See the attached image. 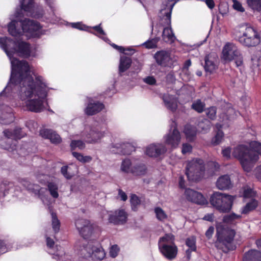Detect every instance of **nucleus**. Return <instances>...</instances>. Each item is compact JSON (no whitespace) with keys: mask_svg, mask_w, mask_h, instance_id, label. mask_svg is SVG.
<instances>
[{"mask_svg":"<svg viewBox=\"0 0 261 261\" xmlns=\"http://www.w3.org/2000/svg\"><path fill=\"white\" fill-rule=\"evenodd\" d=\"M0 46L8 57L11 65L9 82L0 93V123L8 124L13 122L12 106H17L15 98L17 96L24 102V108L34 113L43 111L48 105L47 97L51 88L47 80L42 75L30 74V67L27 62L19 60L14 57L16 54L23 58L35 57V48L21 40H13L7 37H0Z\"/></svg>","mask_w":261,"mask_h":261,"instance_id":"f257e3e1","label":"nucleus"},{"mask_svg":"<svg viewBox=\"0 0 261 261\" xmlns=\"http://www.w3.org/2000/svg\"><path fill=\"white\" fill-rule=\"evenodd\" d=\"M50 9L51 12L46 14L41 6H35L33 0H19L20 9L16 10L14 18L8 25V32L14 37H19L27 33L32 36L39 37L43 33L42 26L37 21L25 18L24 15L39 19L41 21L55 23L58 18L55 15L56 0H44Z\"/></svg>","mask_w":261,"mask_h":261,"instance_id":"f03ea898","label":"nucleus"},{"mask_svg":"<svg viewBox=\"0 0 261 261\" xmlns=\"http://www.w3.org/2000/svg\"><path fill=\"white\" fill-rule=\"evenodd\" d=\"M260 150L261 143L254 141L250 143L249 147L244 145L237 146L233 149L232 154L239 159L243 169L249 172L259 159Z\"/></svg>","mask_w":261,"mask_h":261,"instance_id":"7ed1b4c3","label":"nucleus"},{"mask_svg":"<svg viewBox=\"0 0 261 261\" xmlns=\"http://www.w3.org/2000/svg\"><path fill=\"white\" fill-rule=\"evenodd\" d=\"M179 0H166L160 12L161 23L164 27L162 32V39L166 43L171 44L176 38L171 28V14L173 8Z\"/></svg>","mask_w":261,"mask_h":261,"instance_id":"20e7f679","label":"nucleus"},{"mask_svg":"<svg viewBox=\"0 0 261 261\" xmlns=\"http://www.w3.org/2000/svg\"><path fill=\"white\" fill-rule=\"evenodd\" d=\"M236 196L219 192H214L210 197V203L217 210L222 213H228L232 208Z\"/></svg>","mask_w":261,"mask_h":261,"instance_id":"39448f33","label":"nucleus"},{"mask_svg":"<svg viewBox=\"0 0 261 261\" xmlns=\"http://www.w3.org/2000/svg\"><path fill=\"white\" fill-rule=\"evenodd\" d=\"M80 249L81 255L90 257L94 261H100L105 257V252L96 240H90L87 244H83Z\"/></svg>","mask_w":261,"mask_h":261,"instance_id":"423d86ee","label":"nucleus"},{"mask_svg":"<svg viewBox=\"0 0 261 261\" xmlns=\"http://www.w3.org/2000/svg\"><path fill=\"white\" fill-rule=\"evenodd\" d=\"M106 134V127L97 124L93 126H85L81 135L86 143L95 144L99 142Z\"/></svg>","mask_w":261,"mask_h":261,"instance_id":"0eeeda50","label":"nucleus"},{"mask_svg":"<svg viewBox=\"0 0 261 261\" xmlns=\"http://www.w3.org/2000/svg\"><path fill=\"white\" fill-rule=\"evenodd\" d=\"M174 237L171 234H166L161 238L158 245L160 252L169 260L175 258L177 254V247L173 242Z\"/></svg>","mask_w":261,"mask_h":261,"instance_id":"6e6552de","label":"nucleus"},{"mask_svg":"<svg viewBox=\"0 0 261 261\" xmlns=\"http://www.w3.org/2000/svg\"><path fill=\"white\" fill-rule=\"evenodd\" d=\"M204 169L203 161L196 158L188 162L186 174L189 180L197 181L203 176Z\"/></svg>","mask_w":261,"mask_h":261,"instance_id":"1a4fd4ad","label":"nucleus"},{"mask_svg":"<svg viewBox=\"0 0 261 261\" xmlns=\"http://www.w3.org/2000/svg\"><path fill=\"white\" fill-rule=\"evenodd\" d=\"M223 58L225 61L234 60L239 67L243 64V56L238 47L232 43H227L222 50Z\"/></svg>","mask_w":261,"mask_h":261,"instance_id":"9d476101","label":"nucleus"},{"mask_svg":"<svg viewBox=\"0 0 261 261\" xmlns=\"http://www.w3.org/2000/svg\"><path fill=\"white\" fill-rule=\"evenodd\" d=\"M238 41L243 45L247 47L255 46L260 41L258 33L252 27H247Z\"/></svg>","mask_w":261,"mask_h":261,"instance_id":"9b49d317","label":"nucleus"},{"mask_svg":"<svg viewBox=\"0 0 261 261\" xmlns=\"http://www.w3.org/2000/svg\"><path fill=\"white\" fill-rule=\"evenodd\" d=\"M101 23L98 25L89 27L82 22H72L70 23L71 27L73 28L78 29L81 31H84L90 33L102 39L105 42L109 43L110 40L106 36V33L101 27Z\"/></svg>","mask_w":261,"mask_h":261,"instance_id":"f8f14e48","label":"nucleus"},{"mask_svg":"<svg viewBox=\"0 0 261 261\" xmlns=\"http://www.w3.org/2000/svg\"><path fill=\"white\" fill-rule=\"evenodd\" d=\"M75 225L80 234L84 239H89L93 233L94 226L88 220L82 218L76 219Z\"/></svg>","mask_w":261,"mask_h":261,"instance_id":"ddd939ff","label":"nucleus"},{"mask_svg":"<svg viewBox=\"0 0 261 261\" xmlns=\"http://www.w3.org/2000/svg\"><path fill=\"white\" fill-rule=\"evenodd\" d=\"M176 125L175 122L172 121L169 133L164 137L165 143L173 148L178 146L181 140L180 134L177 129Z\"/></svg>","mask_w":261,"mask_h":261,"instance_id":"4468645a","label":"nucleus"},{"mask_svg":"<svg viewBox=\"0 0 261 261\" xmlns=\"http://www.w3.org/2000/svg\"><path fill=\"white\" fill-rule=\"evenodd\" d=\"M217 240L216 242V246L217 247L222 244L224 245L227 250L231 249V243L235 236V231L233 230H229L226 232H223L222 233L217 230Z\"/></svg>","mask_w":261,"mask_h":261,"instance_id":"2eb2a0df","label":"nucleus"},{"mask_svg":"<svg viewBox=\"0 0 261 261\" xmlns=\"http://www.w3.org/2000/svg\"><path fill=\"white\" fill-rule=\"evenodd\" d=\"M167 150L165 144L162 143L150 144L146 147L145 153L149 156L156 158L165 154Z\"/></svg>","mask_w":261,"mask_h":261,"instance_id":"dca6fc26","label":"nucleus"},{"mask_svg":"<svg viewBox=\"0 0 261 261\" xmlns=\"http://www.w3.org/2000/svg\"><path fill=\"white\" fill-rule=\"evenodd\" d=\"M127 213L123 209L111 212L109 214V222L115 225L124 224L127 220Z\"/></svg>","mask_w":261,"mask_h":261,"instance_id":"f3484780","label":"nucleus"},{"mask_svg":"<svg viewBox=\"0 0 261 261\" xmlns=\"http://www.w3.org/2000/svg\"><path fill=\"white\" fill-rule=\"evenodd\" d=\"M157 64L162 66L171 67L174 65L173 62L170 57V54L165 50L157 51L154 56Z\"/></svg>","mask_w":261,"mask_h":261,"instance_id":"a211bd4d","label":"nucleus"},{"mask_svg":"<svg viewBox=\"0 0 261 261\" xmlns=\"http://www.w3.org/2000/svg\"><path fill=\"white\" fill-rule=\"evenodd\" d=\"M104 108L105 106L102 102L90 98L85 109V113L87 115L92 116L102 111Z\"/></svg>","mask_w":261,"mask_h":261,"instance_id":"6ab92c4d","label":"nucleus"},{"mask_svg":"<svg viewBox=\"0 0 261 261\" xmlns=\"http://www.w3.org/2000/svg\"><path fill=\"white\" fill-rule=\"evenodd\" d=\"M185 195L188 201L200 205L206 203V200L203 196L199 192L191 189H187L185 191Z\"/></svg>","mask_w":261,"mask_h":261,"instance_id":"aec40b11","label":"nucleus"},{"mask_svg":"<svg viewBox=\"0 0 261 261\" xmlns=\"http://www.w3.org/2000/svg\"><path fill=\"white\" fill-rule=\"evenodd\" d=\"M166 108L172 112H175L178 107V99L174 95L165 93L161 96Z\"/></svg>","mask_w":261,"mask_h":261,"instance_id":"412c9836","label":"nucleus"},{"mask_svg":"<svg viewBox=\"0 0 261 261\" xmlns=\"http://www.w3.org/2000/svg\"><path fill=\"white\" fill-rule=\"evenodd\" d=\"M147 170V167L143 162L138 159H134L131 174L135 176H143L146 173Z\"/></svg>","mask_w":261,"mask_h":261,"instance_id":"4be33fe9","label":"nucleus"},{"mask_svg":"<svg viewBox=\"0 0 261 261\" xmlns=\"http://www.w3.org/2000/svg\"><path fill=\"white\" fill-rule=\"evenodd\" d=\"M40 135L45 139H49L50 142L54 144H59L62 141L60 136L55 131L51 129H41Z\"/></svg>","mask_w":261,"mask_h":261,"instance_id":"5701e85b","label":"nucleus"},{"mask_svg":"<svg viewBox=\"0 0 261 261\" xmlns=\"http://www.w3.org/2000/svg\"><path fill=\"white\" fill-rule=\"evenodd\" d=\"M216 186L221 190H228L232 186V182L228 175H222L218 178L216 181Z\"/></svg>","mask_w":261,"mask_h":261,"instance_id":"b1692460","label":"nucleus"},{"mask_svg":"<svg viewBox=\"0 0 261 261\" xmlns=\"http://www.w3.org/2000/svg\"><path fill=\"white\" fill-rule=\"evenodd\" d=\"M243 261H261V252L255 249H251L244 254Z\"/></svg>","mask_w":261,"mask_h":261,"instance_id":"393cba45","label":"nucleus"},{"mask_svg":"<svg viewBox=\"0 0 261 261\" xmlns=\"http://www.w3.org/2000/svg\"><path fill=\"white\" fill-rule=\"evenodd\" d=\"M132 63V59L130 57L124 56H121L120 59L119 65V72L121 74L126 71Z\"/></svg>","mask_w":261,"mask_h":261,"instance_id":"a878e982","label":"nucleus"},{"mask_svg":"<svg viewBox=\"0 0 261 261\" xmlns=\"http://www.w3.org/2000/svg\"><path fill=\"white\" fill-rule=\"evenodd\" d=\"M134 159L133 158L131 160L125 159L123 160L120 166V171L124 173L131 174Z\"/></svg>","mask_w":261,"mask_h":261,"instance_id":"bb28decb","label":"nucleus"},{"mask_svg":"<svg viewBox=\"0 0 261 261\" xmlns=\"http://www.w3.org/2000/svg\"><path fill=\"white\" fill-rule=\"evenodd\" d=\"M204 69L206 72L212 73L215 69L217 67L216 64H215L214 58H212L211 56L207 55L204 58Z\"/></svg>","mask_w":261,"mask_h":261,"instance_id":"cd10ccee","label":"nucleus"},{"mask_svg":"<svg viewBox=\"0 0 261 261\" xmlns=\"http://www.w3.org/2000/svg\"><path fill=\"white\" fill-rule=\"evenodd\" d=\"M241 218V215H237L234 213H231L224 216L223 221L227 224H234L238 221H240Z\"/></svg>","mask_w":261,"mask_h":261,"instance_id":"c85d7f7f","label":"nucleus"},{"mask_svg":"<svg viewBox=\"0 0 261 261\" xmlns=\"http://www.w3.org/2000/svg\"><path fill=\"white\" fill-rule=\"evenodd\" d=\"M184 132L187 139L189 141L194 140L196 135L195 127L190 124H187L185 125Z\"/></svg>","mask_w":261,"mask_h":261,"instance_id":"c756f323","label":"nucleus"},{"mask_svg":"<svg viewBox=\"0 0 261 261\" xmlns=\"http://www.w3.org/2000/svg\"><path fill=\"white\" fill-rule=\"evenodd\" d=\"M187 246L189 248L186 251V254L188 258H190V253L191 251H195L196 250V240L193 237L187 239L186 241Z\"/></svg>","mask_w":261,"mask_h":261,"instance_id":"7c9ffc66","label":"nucleus"},{"mask_svg":"<svg viewBox=\"0 0 261 261\" xmlns=\"http://www.w3.org/2000/svg\"><path fill=\"white\" fill-rule=\"evenodd\" d=\"M197 126L198 129H200L201 131L204 133H205L210 130L211 126V122L208 119L203 118L198 121Z\"/></svg>","mask_w":261,"mask_h":261,"instance_id":"2f4dec72","label":"nucleus"},{"mask_svg":"<svg viewBox=\"0 0 261 261\" xmlns=\"http://www.w3.org/2000/svg\"><path fill=\"white\" fill-rule=\"evenodd\" d=\"M72 154L77 160L83 164L89 163L92 160V156L90 155L84 156L82 153L77 152H72Z\"/></svg>","mask_w":261,"mask_h":261,"instance_id":"473e14b6","label":"nucleus"},{"mask_svg":"<svg viewBox=\"0 0 261 261\" xmlns=\"http://www.w3.org/2000/svg\"><path fill=\"white\" fill-rule=\"evenodd\" d=\"M257 205V202L254 199H252L251 201L247 203L241 210V214H247L250 211L255 209Z\"/></svg>","mask_w":261,"mask_h":261,"instance_id":"72a5a7b5","label":"nucleus"},{"mask_svg":"<svg viewBox=\"0 0 261 261\" xmlns=\"http://www.w3.org/2000/svg\"><path fill=\"white\" fill-rule=\"evenodd\" d=\"M51 216L52 227L55 233L59 232L60 227V222L58 219L56 214L53 212H50Z\"/></svg>","mask_w":261,"mask_h":261,"instance_id":"f704fd0d","label":"nucleus"},{"mask_svg":"<svg viewBox=\"0 0 261 261\" xmlns=\"http://www.w3.org/2000/svg\"><path fill=\"white\" fill-rule=\"evenodd\" d=\"M12 248V243L7 240L0 239V254H4Z\"/></svg>","mask_w":261,"mask_h":261,"instance_id":"c9c22d12","label":"nucleus"},{"mask_svg":"<svg viewBox=\"0 0 261 261\" xmlns=\"http://www.w3.org/2000/svg\"><path fill=\"white\" fill-rule=\"evenodd\" d=\"M205 107V103L201 101L200 99H197L195 100L191 108L198 113H202L204 111Z\"/></svg>","mask_w":261,"mask_h":261,"instance_id":"e433bc0d","label":"nucleus"},{"mask_svg":"<svg viewBox=\"0 0 261 261\" xmlns=\"http://www.w3.org/2000/svg\"><path fill=\"white\" fill-rule=\"evenodd\" d=\"M154 211L157 219L159 221H163L167 218L165 212L160 207H155Z\"/></svg>","mask_w":261,"mask_h":261,"instance_id":"4c0bfd02","label":"nucleus"},{"mask_svg":"<svg viewBox=\"0 0 261 261\" xmlns=\"http://www.w3.org/2000/svg\"><path fill=\"white\" fill-rule=\"evenodd\" d=\"M70 145L72 150L75 149L76 148H78L80 150H83L86 147L85 143L80 140H72Z\"/></svg>","mask_w":261,"mask_h":261,"instance_id":"58836bf2","label":"nucleus"},{"mask_svg":"<svg viewBox=\"0 0 261 261\" xmlns=\"http://www.w3.org/2000/svg\"><path fill=\"white\" fill-rule=\"evenodd\" d=\"M247 3L252 9L258 12L261 11V0H247Z\"/></svg>","mask_w":261,"mask_h":261,"instance_id":"ea45409f","label":"nucleus"},{"mask_svg":"<svg viewBox=\"0 0 261 261\" xmlns=\"http://www.w3.org/2000/svg\"><path fill=\"white\" fill-rule=\"evenodd\" d=\"M47 188L50 194L54 198H57L58 197V188L56 184L53 182H49L47 185Z\"/></svg>","mask_w":261,"mask_h":261,"instance_id":"a19ab883","label":"nucleus"},{"mask_svg":"<svg viewBox=\"0 0 261 261\" xmlns=\"http://www.w3.org/2000/svg\"><path fill=\"white\" fill-rule=\"evenodd\" d=\"M130 201L132 208L134 211H136L138 206L140 205L141 201L139 197L135 194H132L130 196Z\"/></svg>","mask_w":261,"mask_h":261,"instance_id":"79ce46f5","label":"nucleus"},{"mask_svg":"<svg viewBox=\"0 0 261 261\" xmlns=\"http://www.w3.org/2000/svg\"><path fill=\"white\" fill-rule=\"evenodd\" d=\"M205 113L208 118L214 120L216 118L217 108L216 107H211L205 110Z\"/></svg>","mask_w":261,"mask_h":261,"instance_id":"37998d69","label":"nucleus"},{"mask_svg":"<svg viewBox=\"0 0 261 261\" xmlns=\"http://www.w3.org/2000/svg\"><path fill=\"white\" fill-rule=\"evenodd\" d=\"M224 136V134L221 130H219L217 131L215 137L212 139V143L214 145H217L219 144L222 139H223Z\"/></svg>","mask_w":261,"mask_h":261,"instance_id":"c03bdc74","label":"nucleus"},{"mask_svg":"<svg viewBox=\"0 0 261 261\" xmlns=\"http://www.w3.org/2000/svg\"><path fill=\"white\" fill-rule=\"evenodd\" d=\"M69 166H64L61 168V173L67 179L71 178V174L68 172Z\"/></svg>","mask_w":261,"mask_h":261,"instance_id":"a18cd8bd","label":"nucleus"},{"mask_svg":"<svg viewBox=\"0 0 261 261\" xmlns=\"http://www.w3.org/2000/svg\"><path fill=\"white\" fill-rule=\"evenodd\" d=\"M4 136L8 139H15V137H18L19 136L14 134V130L5 129L3 131Z\"/></svg>","mask_w":261,"mask_h":261,"instance_id":"49530a36","label":"nucleus"},{"mask_svg":"<svg viewBox=\"0 0 261 261\" xmlns=\"http://www.w3.org/2000/svg\"><path fill=\"white\" fill-rule=\"evenodd\" d=\"M26 126L31 132H35L38 127L37 123L34 120H29L26 122Z\"/></svg>","mask_w":261,"mask_h":261,"instance_id":"de8ad7c7","label":"nucleus"},{"mask_svg":"<svg viewBox=\"0 0 261 261\" xmlns=\"http://www.w3.org/2000/svg\"><path fill=\"white\" fill-rule=\"evenodd\" d=\"M141 45L145 46L147 49L154 48L157 46L154 43V41H153L151 39L147 40L142 43Z\"/></svg>","mask_w":261,"mask_h":261,"instance_id":"09e8293b","label":"nucleus"},{"mask_svg":"<svg viewBox=\"0 0 261 261\" xmlns=\"http://www.w3.org/2000/svg\"><path fill=\"white\" fill-rule=\"evenodd\" d=\"M119 251V248L117 245H113L110 250V255L111 257L114 258L117 255Z\"/></svg>","mask_w":261,"mask_h":261,"instance_id":"8fccbe9b","label":"nucleus"},{"mask_svg":"<svg viewBox=\"0 0 261 261\" xmlns=\"http://www.w3.org/2000/svg\"><path fill=\"white\" fill-rule=\"evenodd\" d=\"M233 8L234 10L241 12L245 11L242 4L237 0H233Z\"/></svg>","mask_w":261,"mask_h":261,"instance_id":"3c124183","label":"nucleus"},{"mask_svg":"<svg viewBox=\"0 0 261 261\" xmlns=\"http://www.w3.org/2000/svg\"><path fill=\"white\" fill-rule=\"evenodd\" d=\"M166 82L168 84H173L176 81L175 76L173 72H169L166 76Z\"/></svg>","mask_w":261,"mask_h":261,"instance_id":"603ef678","label":"nucleus"},{"mask_svg":"<svg viewBox=\"0 0 261 261\" xmlns=\"http://www.w3.org/2000/svg\"><path fill=\"white\" fill-rule=\"evenodd\" d=\"M143 82L149 85H154L156 84V80L153 76H148L143 79Z\"/></svg>","mask_w":261,"mask_h":261,"instance_id":"864d4df0","label":"nucleus"},{"mask_svg":"<svg viewBox=\"0 0 261 261\" xmlns=\"http://www.w3.org/2000/svg\"><path fill=\"white\" fill-rule=\"evenodd\" d=\"M14 134H16L17 136H19L18 137H15V140L20 139L21 138L23 137L25 135V133L22 131V129L20 127H16L14 129Z\"/></svg>","mask_w":261,"mask_h":261,"instance_id":"5fc2aeb1","label":"nucleus"},{"mask_svg":"<svg viewBox=\"0 0 261 261\" xmlns=\"http://www.w3.org/2000/svg\"><path fill=\"white\" fill-rule=\"evenodd\" d=\"M243 195L245 198H249L254 196L255 193L252 189L247 188L244 190Z\"/></svg>","mask_w":261,"mask_h":261,"instance_id":"6e6d98bb","label":"nucleus"},{"mask_svg":"<svg viewBox=\"0 0 261 261\" xmlns=\"http://www.w3.org/2000/svg\"><path fill=\"white\" fill-rule=\"evenodd\" d=\"M192 147L191 145L184 143L182 144V147L181 152L183 154H186L188 152H191L192 151Z\"/></svg>","mask_w":261,"mask_h":261,"instance_id":"4d7b16f0","label":"nucleus"},{"mask_svg":"<svg viewBox=\"0 0 261 261\" xmlns=\"http://www.w3.org/2000/svg\"><path fill=\"white\" fill-rule=\"evenodd\" d=\"M252 62V66L255 67H259L260 64V59L259 58H257V57L253 56L251 59Z\"/></svg>","mask_w":261,"mask_h":261,"instance_id":"13d9d810","label":"nucleus"},{"mask_svg":"<svg viewBox=\"0 0 261 261\" xmlns=\"http://www.w3.org/2000/svg\"><path fill=\"white\" fill-rule=\"evenodd\" d=\"M231 149L229 147L226 148L222 150V153L223 156L228 159L230 156Z\"/></svg>","mask_w":261,"mask_h":261,"instance_id":"bf43d9fd","label":"nucleus"},{"mask_svg":"<svg viewBox=\"0 0 261 261\" xmlns=\"http://www.w3.org/2000/svg\"><path fill=\"white\" fill-rule=\"evenodd\" d=\"M214 232V227L213 226H210L205 232L206 237L210 239L212 238L213 234Z\"/></svg>","mask_w":261,"mask_h":261,"instance_id":"052dcab7","label":"nucleus"},{"mask_svg":"<svg viewBox=\"0 0 261 261\" xmlns=\"http://www.w3.org/2000/svg\"><path fill=\"white\" fill-rule=\"evenodd\" d=\"M118 195L120 197L121 200L125 201L127 200V196L126 193L124 192H123L122 190L119 189L118 190Z\"/></svg>","mask_w":261,"mask_h":261,"instance_id":"680f3d73","label":"nucleus"},{"mask_svg":"<svg viewBox=\"0 0 261 261\" xmlns=\"http://www.w3.org/2000/svg\"><path fill=\"white\" fill-rule=\"evenodd\" d=\"M135 52V50L132 47H128L127 48L124 47V53L123 54L132 55Z\"/></svg>","mask_w":261,"mask_h":261,"instance_id":"e2e57ef3","label":"nucleus"},{"mask_svg":"<svg viewBox=\"0 0 261 261\" xmlns=\"http://www.w3.org/2000/svg\"><path fill=\"white\" fill-rule=\"evenodd\" d=\"M114 48L118 50L120 53H124V47L121 46H118L114 43L110 44Z\"/></svg>","mask_w":261,"mask_h":261,"instance_id":"0e129e2a","label":"nucleus"},{"mask_svg":"<svg viewBox=\"0 0 261 261\" xmlns=\"http://www.w3.org/2000/svg\"><path fill=\"white\" fill-rule=\"evenodd\" d=\"M203 219L204 220L212 222L214 220V215L213 214H208L205 215Z\"/></svg>","mask_w":261,"mask_h":261,"instance_id":"69168bd1","label":"nucleus"},{"mask_svg":"<svg viewBox=\"0 0 261 261\" xmlns=\"http://www.w3.org/2000/svg\"><path fill=\"white\" fill-rule=\"evenodd\" d=\"M191 65V61L190 60H187L185 61L183 66V70H187Z\"/></svg>","mask_w":261,"mask_h":261,"instance_id":"338daca9","label":"nucleus"},{"mask_svg":"<svg viewBox=\"0 0 261 261\" xmlns=\"http://www.w3.org/2000/svg\"><path fill=\"white\" fill-rule=\"evenodd\" d=\"M205 3L209 8L212 9L214 8V2L213 0H205Z\"/></svg>","mask_w":261,"mask_h":261,"instance_id":"774afa93","label":"nucleus"}]
</instances>
